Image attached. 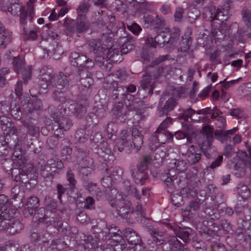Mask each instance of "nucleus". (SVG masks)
Returning a JSON list of instances; mask_svg holds the SVG:
<instances>
[{
	"mask_svg": "<svg viewBox=\"0 0 251 251\" xmlns=\"http://www.w3.org/2000/svg\"><path fill=\"white\" fill-rule=\"evenodd\" d=\"M18 214L15 209H5L2 211L0 216V230L6 229L11 234L19 232L23 225L17 218Z\"/></svg>",
	"mask_w": 251,
	"mask_h": 251,
	"instance_id": "nucleus-1",
	"label": "nucleus"
},
{
	"mask_svg": "<svg viewBox=\"0 0 251 251\" xmlns=\"http://www.w3.org/2000/svg\"><path fill=\"white\" fill-rule=\"evenodd\" d=\"M4 0H0V6L2 10L4 11H8L13 16H19L20 23L21 26L25 25L27 24L26 21L28 20L32 22L34 15V11L32 5H29L26 10L21 3L19 2L11 3L6 7L3 6Z\"/></svg>",
	"mask_w": 251,
	"mask_h": 251,
	"instance_id": "nucleus-2",
	"label": "nucleus"
},
{
	"mask_svg": "<svg viewBox=\"0 0 251 251\" xmlns=\"http://www.w3.org/2000/svg\"><path fill=\"white\" fill-rule=\"evenodd\" d=\"M179 35V28L174 27L170 31L168 27H165L164 30L157 37L158 40V43L163 44V45L167 44L173 45L178 40Z\"/></svg>",
	"mask_w": 251,
	"mask_h": 251,
	"instance_id": "nucleus-3",
	"label": "nucleus"
},
{
	"mask_svg": "<svg viewBox=\"0 0 251 251\" xmlns=\"http://www.w3.org/2000/svg\"><path fill=\"white\" fill-rule=\"evenodd\" d=\"M111 205L113 207L117 206L119 215L126 219L128 218L130 213L133 212V208L131 206L132 204L128 200H118L116 201V203L112 202Z\"/></svg>",
	"mask_w": 251,
	"mask_h": 251,
	"instance_id": "nucleus-4",
	"label": "nucleus"
},
{
	"mask_svg": "<svg viewBox=\"0 0 251 251\" xmlns=\"http://www.w3.org/2000/svg\"><path fill=\"white\" fill-rule=\"evenodd\" d=\"M117 147L120 152L125 151L127 153H130L132 148L131 136L126 130L122 131L121 138L117 142Z\"/></svg>",
	"mask_w": 251,
	"mask_h": 251,
	"instance_id": "nucleus-5",
	"label": "nucleus"
},
{
	"mask_svg": "<svg viewBox=\"0 0 251 251\" xmlns=\"http://www.w3.org/2000/svg\"><path fill=\"white\" fill-rule=\"evenodd\" d=\"M40 79L43 83L42 86L45 85L44 88L53 87L54 86V75L51 68L44 66L40 70Z\"/></svg>",
	"mask_w": 251,
	"mask_h": 251,
	"instance_id": "nucleus-6",
	"label": "nucleus"
},
{
	"mask_svg": "<svg viewBox=\"0 0 251 251\" xmlns=\"http://www.w3.org/2000/svg\"><path fill=\"white\" fill-rule=\"evenodd\" d=\"M180 152L183 155L187 156V161L190 164L196 163L201 158V154L196 153L193 145L190 146L189 148L186 145L182 146Z\"/></svg>",
	"mask_w": 251,
	"mask_h": 251,
	"instance_id": "nucleus-7",
	"label": "nucleus"
},
{
	"mask_svg": "<svg viewBox=\"0 0 251 251\" xmlns=\"http://www.w3.org/2000/svg\"><path fill=\"white\" fill-rule=\"evenodd\" d=\"M124 236L128 243L135 246L141 245L142 240L138 234L133 229L127 228L124 230Z\"/></svg>",
	"mask_w": 251,
	"mask_h": 251,
	"instance_id": "nucleus-8",
	"label": "nucleus"
},
{
	"mask_svg": "<svg viewBox=\"0 0 251 251\" xmlns=\"http://www.w3.org/2000/svg\"><path fill=\"white\" fill-rule=\"evenodd\" d=\"M229 4H225L223 6L219 7L217 9L211 20H217L222 22L226 20L229 17Z\"/></svg>",
	"mask_w": 251,
	"mask_h": 251,
	"instance_id": "nucleus-9",
	"label": "nucleus"
},
{
	"mask_svg": "<svg viewBox=\"0 0 251 251\" xmlns=\"http://www.w3.org/2000/svg\"><path fill=\"white\" fill-rule=\"evenodd\" d=\"M120 42L123 43L121 47V54H126L133 50L134 47L135 42L133 37L131 36L121 38Z\"/></svg>",
	"mask_w": 251,
	"mask_h": 251,
	"instance_id": "nucleus-10",
	"label": "nucleus"
},
{
	"mask_svg": "<svg viewBox=\"0 0 251 251\" xmlns=\"http://www.w3.org/2000/svg\"><path fill=\"white\" fill-rule=\"evenodd\" d=\"M76 162L80 168H89L90 158L88 156V152L81 150H78L75 154Z\"/></svg>",
	"mask_w": 251,
	"mask_h": 251,
	"instance_id": "nucleus-11",
	"label": "nucleus"
},
{
	"mask_svg": "<svg viewBox=\"0 0 251 251\" xmlns=\"http://www.w3.org/2000/svg\"><path fill=\"white\" fill-rule=\"evenodd\" d=\"M53 80H55L54 86L58 90H61L69 85V79L67 76L60 72L58 74L54 76Z\"/></svg>",
	"mask_w": 251,
	"mask_h": 251,
	"instance_id": "nucleus-12",
	"label": "nucleus"
},
{
	"mask_svg": "<svg viewBox=\"0 0 251 251\" xmlns=\"http://www.w3.org/2000/svg\"><path fill=\"white\" fill-rule=\"evenodd\" d=\"M43 49L50 53H60L61 52V45L58 39L48 40L47 44L41 47Z\"/></svg>",
	"mask_w": 251,
	"mask_h": 251,
	"instance_id": "nucleus-13",
	"label": "nucleus"
},
{
	"mask_svg": "<svg viewBox=\"0 0 251 251\" xmlns=\"http://www.w3.org/2000/svg\"><path fill=\"white\" fill-rule=\"evenodd\" d=\"M88 103L86 100H81L75 103L74 107V114L78 118L84 116L87 112Z\"/></svg>",
	"mask_w": 251,
	"mask_h": 251,
	"instance_id": "nucleus-14",
	"label": "nucleus"
},
{
	"mask_svg": "<svg viewBox=\"0 0 251 251\" xmlns=\"http://www.w3.org/2000/svg\"><path fill=\"white\" fill-rule=\"evenodd\" d=\"M81 240L84 242L85 246L88 248H96L99 247L100 240L97 235L95 234L84 235L81 238Z\"/></svg>",
	"mask_w": 251,
	"mask_h": 251,
	"instance_id": "nucleus-15",
	"label": "nucleus"
},
{
	"mask_svg": "<svg viewBox=\"0 0 251 251\" xmlns=\"http://www.w3.org/2000/svg\"><path fill=\"white\" fill-rule=\"evenodd\" d=\"M23 26V35L26 40H35L38 37V34L40 32V28L37 26H34L29 30L26 29L25 27Z\"/></svg>",
	"mask_w": 251,
	"mask_h": 251,
	"instance_id": "nucleus-16",
	"label": "nucleus"
},
{
	"mask_svg": "<svg viewBox=\"0 0 251 251\" xmlns=\"http://www.w3.org/2000/svg\"><path fill=\"white\" fill-rule=\"evenodd\" d=\"M170 250L172 251H190L178 240L176 237L171 236L168 241Z\"/></svg>",
	"mask_w": 251,
	"mask_h": 251,
	"instance_id": "nucleus-17",
	"label": "nucleus"
},
{
	"mask_svg": "<svg viewBox=\"0 0 251 251\" xmlns=\"http://www.w3.org/2000/svg\"><path fill=\"white\" fill-rule=\"evenodd\" d=\"M157 135H152L149 139L150 146L152 149H156L159 147V143H164V141L167 140V139H171V136L169 135V137L167 139H163L164 134L162 133H156Z\"/></svg>",
	"mask_w": 251,
	"mask_h": 251,
	"instance_id": "nucleus-18",
	"label": "nucleus"
},
{
	"mask_svg": "<svg viewBox=\"0 0 251 251\" xmlns=\"http://www.w3.org/2000/svg\"><path fill=\"white\" fill-rule=\"evenodd\" d=\"M132 142L137 150H139L143 144V136L138 129L134 127L132 129Z\"/></svg>",
	"mask_w": 251,
	"mask_h": 251,
	"instance_id": "nucleus-19",
	"label": "nucleus"
},
{
	"mask_svg": "<svg viewBox=\"0 0 251 251\" xmlns=\"http://www.w3.org/2000/svg\"><path fill=\"white\" fill-rule=\"evenodd\" d=\"M176 104V101L175 99L171 98L166 101L163 107L159 109V113L160 116L166 115L168 112L173 110Z\"/></svg>",
	"mask_w": 251,
	"mask_h": 251,
	"instance_id": "nucleus-20",
	"label": "nucleus"
},
{
	"mask_svg": "<svg viewBox=\"0 0 251 251\" xmlns=\"http://www.w3.org/2000/svg\"><path fill=\"white\" fill-rule=\"evenodd\" d=\"M212 143L202 142L201 143H200V147L201 151L207 158H211L213 153L215 151L214 148L212 147Z\"/></svg>",
	"mask_w": 251,
	"mask_h": 251,
	"instance_id": "nucleus-21",
	"label": "nucleus"
},
{
	"mask_svg": "<svg viewBox=\"0 0 251 251\" xmlns=\"http://www.w3.org/2000/svg\"><path fill=\"white\" fill-rule=\"evenodd\" d=\"M12 41V32L7 29L4 30L0 35V46L5 49Z\"/></svg>",
	"mask_w": 251,
	"mask_h": 251,
	"instance_id": "nucleus-22",
	"label": "nucleus"
},
{
	"mask_svg": "<svg viewBox=\"0 0 251 251\" xmlns=\"http://www.w3.org/2000/svg\"><path fill=\"white\" fill-rule=\"evenodd\" d=\"M141 86L143 89H149V92L152 93L154 87L151 82V76L149 73H146L143 76V79L141 81Z\"/></svg>",
	"mask_w": 251,
	"mask_h": 251,
	"instance_id": "nucleus-23",
	"label": "nucleus"
},
{
	"mask_svg": "<svg viewBox=\"0 0 251 251\" xmlns=\"http://www.w3.org/2000/svg\"><path fill=\"white\" fill-rule=\"evenodd\" d=\"M88 45L90 50L97 53L101 51L103 49L100 39H92L88 41Z\"/></svg>",
	"mask_w": 251,
	"mask_h": 251,
	"instance_id": "nucleus-24",
	"label": "nucleus"
},
{
	"mask_svg": "<svg viewBox=\"0 0 251 251\" xmlns=\"http://www.w3.org/2000/svg\"><path fill=\"white\" fill-rule=\"evenodd\" d=\"M202 141L207 143L212 142L213 139V129L212 127L205 126L202 128Z\"/></svg>",
	"mask_w": 251,
	"mask_h": 251,
	"instance_id": "nucleus-25",
	"label": "nucleus"
},
{
	"mask_svg": "<svg viewBox=\"0 0 251 251\" xmlns=\"http://www.w3.org/2000/svg\"><path fill=\"white\" fill-rule=\"evenodd\" d=\"M55 123L57 124L56 130L58 128L64 129L65 130H69L72 126V121H71L68 118L66 117H62L61 119L57 121H55Z\"/></svg>",
	"mask_w": 251,
	"mask_h": 251,
	"instance_id": "nucleus-26",
	"label": "nucleus"
},
{
	"mask_svg": "<svg viewBox=\"0 0 251 251\" xmlns=\"http://www.w3.org/2000/svg\"><path fill=\"white\" fill-rule=\"evenodd\" d=\"M152 158L150 155H146L143 157V160L137 165L138 171L139 173H144L148 168V165L151 162Z\"/></svg>",
	"mask_w": 251,
	"mask_h": 251,
	"instance_id": "nucleus-27",
	"label": "nucleus"
},
{
	"mask_svg": "<svg viewBox=\"0 0 251 251\" xmlns=\"http://www.w3.org/2000/svg\"><path fill=\"white\" fill-rule=\"evenodd\" d=\"M125 104L129 111H136L140 109L142 106V101L137 99L132 100H127Z\"/></svg>",
	"mask_w": 251,
	"mask_h": 251,
	"instance_id": "nucleus-28",
	"label": "nucleus"
},
{
	"mask_svg": "<svg viewBox=\"0 0 251 251\" xmlns=\"http://www.w3.org/2000/svg\"><path fill=\"white\" fill-rule=\"evenodd\" d=\"M65 247H68V246L64 242L56 239L52 241L49 251H61Z\"/></svg>",
	"mask_w": 251,
	"mask_h": 251,
	"instance_id": "nucleus-29",
	"label": "nucleus"
},
{
	"mask_svg": "<svg viewBox=\"0 0 251 251\" xmlns=\"http://www.w3.org/2000/svg\"><path fill=\"white\" fill-rule=\"evenodd\" d=\"M149 232L153 238V241L157 244L161 245L164 244L165 241L163 239V233L162 232L157 231L155 229H150Z\"/></svg>",
	"mask_w": 251,
	"mask_h": 251,
	"instance_id": "nucleus-30",
	"label": "nucleus"
},
{
	"mask_svg": "<svg viewBox=\"0 0 251 251\" xmlns=\"http://www.w3.org/2000/svg\"><path fill=\"white\" fill-rule=\"evenodd\" d=\"M191 229L188 227L179 228V231L176 233V235L184 242H187L189 239Z\"/></svg>",
	"mask_w": 251,
	"mask_h": 251,
	"instance_id": "nucleus-31",
	"label": "nucleus"
},
{
	"mask_svg": "<svg viewBox=\"0 0 251 251\" xmlns=\"http://www.w3.org/2000/svg\"><path fill=\"white\" fill-rule=\"evenodd\" d=\"M88 26L86 23L85 18L84 16L80 17L77 20L76 29L79 33H81L86 30Z\"/></svg>",
	"mask_w": 251,
	"mask_h": 251,
	"instance_id": "nucleus-32",
	"label": "nucleus"
},
{
	"mask_svg": "<svg viewBox=\"0 0 251 251\" xmlns=\"http://www.w3.org/2000/svg\"><path fill=\"white\" fill-rule=\"evenodd\" d=\"M237 191L238 195L243 199H246L250 196V191L245 185H239Z\"/></svg>",
	"mask_w": 251,
	"mask_h": 251,
	"instance_id": "nucleus-33",
	"label": "nucleus"
},
{
	"mask_svg": "<svg viewBox=\"0 0 251 251\" xmlns=\"http://www.w3.org/2000/svg\"><path fill=\"white\" fill-rule=\"evenodd\" d=\"M182 41L180 44V47L178 48V50L182 52H185L189 49L190 46V40H191V38L190 37L183 36Z\"/></svg>",
	"mask_w": 251,
	"mask_h": 251,
	"instance_id": "nucleus-34",
	"label": "nucleus"
},
{
	"mask_svg": "<svg viewBox=\"0 0 251 251\" xmlns=\"http://www.w3.org/2000/svg\"><path fill=\"white\" fill-rule=\"evenodd\" d=\"M10 108V110L9 112L11 116L16 119H20L21 118L22 113L19 105H17L16 103H14V105H13L11 103Z\"/></svg>",
	"mask_w": 251,
	"mask_h": 251,
	"instance_id": "nucleus-35",
	"label": "nucleus"
},
{
	"mask_svg": "<svg viewBox=\"0 0 251 251\" xmlns=\"http://www.w3.org/2000/svg\"><path fill=\"white\" fill-rule=\"evenodd\" d=\"M112 112L113 114L114 115L116 118L124 116L126 114L123 105L120 103L114 106L112 110Z\"/></svg>",
	"mask_w": 251,
	"mask_h": 251,
	"instance_id": "nucleus-36",
	"label": "nucleus"
},
{
	"mask_svg": "<svg viewBox=\"0 0 251 251\" xmlns=\"http://www.w3.org/2000/svg\"><path fill=\"white\" fill-rule=\"evenodd\" d=\"M25 206L29 208H37L39 206V200L36 196H31L26 201Z\"/></svg>",
	"mask_w": 251,
	"mask_h": 251,
	"instance_id": "nucleus-37",
	"label": "nucleus"
},
{
	"mask_svg": "<svg viewBox=\"0 0 251 251\" xmlns=\"http://www.w3.org/2000/svg\"><path fill=\"white\" fill-rule=\"evenodd\" d=\"M125 185L128 195L134 196L138 200L140 199V196L138 194L137 190L135 187L130 185L128 182H125Z\"/></svg>",
	"mask_w": 251,
	"mask_h": 251,
	"instance_id": "nucleus-38",
	"label": "nucleus"
},
{
	"mask_svg": "<svg viewBox=\"0 0 251 251\" xmlns=\"http://www.w3.org/2000/svg\"><path fill=\"white\" fill-rule=\"evenodd\" d=\"M31 70L32 67L28 66L23 69L22 72L23 75V79L24 80L25 84H26L29 80L31 79Z\"/></svg>",
	"mask_w": 251,
	"mask_h": 251,
	"instance_id": "nucleus-39",
	"label": "nucleus"
},
{
	"mask_svg": "<svg viewBox=\"0 0 251 251\" xmlns=\"http://www.w3.org/2000/svg\"><path fill=\"white\" fill-rule=\"evenodd\" d=\"M242 15L246 25L248 27H251V11L248 9H244L242 11Z\"/></svg>",
	"mask_w": 251,
	"mask_h": 251,
	"instance_id": "nucleus-40",
	"label": "nucleus"
},
{
	"mask_svg": "<svg viewBox=\"0 0 251 251\" xmlns=\"http://www.w3.org/2000/svg\"><path fill=\"white\" fill-rule=\"evenodd\" d=\"M48 37H47L46 40H43L40 43V47H42L43 46H45L47 44V42L48 40H56L58 39V36L56 32H54L50 30H49L48 32Z\"/></svg>",
	"mask_w": 251,
	"mask_h": 251,
	"instance_id": "nucleus-41",
	"label": "nucleus"
},
{
	"mask_svg": "<svg viewBox=\"0 0 251 251\" xmlns=\"http://www.w3.org/2000/svg\"><path fill=\"white\" fill-rule=\"evenodd\" d=\"M25 64V62L21 58L19 57H14L13 61V65L14 70L17 73L22 69Z\"/></svg>",
	"mask_w": 251,
	"mask_h": 251,
	"instance_id": "nucleus-42",
	"label": "nucleus"
},
{
	"mask_svg": "<svg viewBox=\"0 0 251 251\" xmlns=\"http://www.w3.org/2000/svg\"><path fill=\"white\" fill-rule=\"evenodd\" d=\"M237 129L236 127H234L230 130L226 131L223 134V136L221 137L220 141L223 143H227L228 141L230 142L231 138L229 136L230 134H233L234 132L237 131Z\"/></svg>",
	"mask_w": 251,
	"mask_h": 251,
	"instance_id": "nucleus-43",
	"label": "nucleus"
},
{
	"mask_svg": "<svg viewBox=\"0 0 251 251\" xmlns=\"http://www.w3.org/2000/svg\"><path fill=\"white\" fill-rule=\"evenodd\" d=\"M171 200L173 204L176 206H180L183 203L182 197L178 194H171Z\"/></svg>",
	"mask_w": 251,
	"mask_h": 251,
	"instance_id": "nucleus-44",
	"label": "nucleus"
},
{
	"mask_svg": "<svg viewBox=\"0 0 251 251\" xmlns=\"http://www.w3.org/2000/svg\"><path fill=\"white\" fill-rule=\"evenodd\" d=\"M89 4L87 1H83L79 5L77 9V12L79 17H81L83 15L81 14L86 13L89 9Z\"/></svg>",
	"mask_w": 251,
	"mask_h": 251,
	"instance_id": "nucleus-45",
	"label": "nucleus"
},
{
	"mask_svg": "<svg viewBox=\"0 0 251 251\" xmlns=\"http://www.w3.org/2000/svg\"><path fill=\"white\" fill-rule=\"evenodd\" d=\"M172 119L171 117H167L159 125L156 130V132L165 130L172 124Z\"/></svg>",
	"mask_w": 251,
	"mask_h": 251,
	"instance_id": "nucleus-46",
	"label": "nucleus"
},
{
	"mask_svg": "<svg viewBox=\"0 0 251 251\" xmlns=\"http://www.w3.org/2000/svg\"><path fill=\"white\" fill-rule=\"evenodd\" d=\"M175 168L173 169V171H178V173H183L186 170V164L185 162L178 161L173 163Z\"/></svg>",
	"mask_w": 251,
	"mask_h": 251,
	"instance_id": "nucleus-47",
	"label": "nucleus"
},
{
	"mask_svg": "<svg viewBox=\"0 0 251 251\" xmlns=\"http://www.w3.org/2000/svg\"><path fill=\"white\" fill-rule=\"evenodd\" d=\"M132 177L136 183H140L143 185L145 180L147 179L146 174H132Z\"/></svg>",
	"mask_w": 251,
	"mask_h": 251,
	"instance_id": "nucleus-48",
	"label": "nucleus"
},
{
	"mask_svg": "<svg viewBox=\"0 0 251 251\" xmlns=\"http://www.w3.org/2000/svg\"><path fill=\"white\" fill-rule=\"evenodd\" d=\"M121 52L119 49L113 48L111 47L110 49H108L107 52V57L112 60V61H115V58L120 55L119 52ZM117 60H116L117 61Z\"/></svg>",
	"mask_w": 251,
	"mask_h": 251,
	"instance_id": "nucleus-49",
	"label": "nucleus"
},
{
	"mask_svg": "<svg viewBox=\"0 0 251 251\" xmlns=\"http://www.w3.org/2000/svg\"><path fill=\"white\" fill-rule=\"evenodd\" d=\"M52 97L55 100H58L61 102H64L66 101V97L61 91H59L57 90H55L53 92Z\"/></svg>",
	"mask_w": 251,
	"mask_h": 251,
	"instance_id": "nucleus-50",
	"label": "nucleus"
},
{
	"mask_svg": "<svg viewBox=\"0 0 251 251\" xmlns=\"http://www.w3.org/2000/svg\"><path fill=\"white\" fill-rule=\"evenodd\" d=\"M10 119L3 115L0 116V123L2 129L6 131L7 128H9V125H10Z\"/></svg>",
	"mask_w": 251,
	"mask_h": 251,
	"instance_id": "nucleus-51",
	"label": "nucleus"
},
{
	"mask_svg": "<svg viewBox=\"0 0 251 251\" xmlns=\"http://www.w3.org/2000/svg\"><path fill=\"white\" fill-rule=\"evenodd\" d=\"M87 57L83 54H81L80 56L77 58L76 60L72 61V65L74 66H80L83 67L85 64V62L87 60Z\"/></svg>",
	"mask_w": 251,
	"mask_h": 251,
	"instance_id": "nucleus-52",
	"label": "nucleus"
},
{
	"mask_svg": "<svg viewBox=\"0 0 251 251\" xmlns=\"http://www.w3.org/2000/svg\"><path fill=\"white\" fill-rule=\"evenodd\" d=\"M127 28L135 35H138L142 28L136 23H134L130 25H127Z\"/></svg>",
	"mask_w": 251,
	"mask_h": 251,
	"instance_id": "nucleus-53",
	"label": "nucleus"
},
{
	"mask_svg": "<svg viewBox=\"0 0 251 251\" xmlns=\"http://www.w3.org/2000/svg\"><path fill=\"white\" fill-rule=\"evenodd\" d=\"M234 147L231 145H226L223 150V154L226 157H231L234 154Z\"/></svg>",
	"mask_w": 251,
	"mask_h": 251,
	"instance_id": "nucleus-54",
	"label": "nucleus"
},
{
	"mask_svg": "<svg viewBox=\"0 0 251 251\" xmlns=\"http://www.w3.org/2000/svg\"><path fill=\"white\" fill-rule=\"evenodd\" d=\"M183 194H185L188 198H194L196 197V190L194 188H187L182 190Z\"/></svg>",
	"mask_w": 251,
	"mask_h": 251,
	"instance_id": "nucleus-55",
	"label": "nucleus"
},
{
	"mask_svg": "<svg viewBox=\"0 0 251 251\" xmlns=\"http://www.w3.org/2000/svg\"><path fill=\"white\" fill-rule=\"evenodd\" d=\"M45 209L40 208L38 210L37 213L35 214L36 215V218H38V220L41 222L45 221L48 218L47 215L45 214Z\"/></svg>",
	"mask_w": 251,
	"mask_h": 251,
	"instance_id": "nucleus-56",
	"label": "nucleus"
},
{
	"mask_svg": "<svg viewBox=\"0 0 251 251\" xmlns=\"http://www.w3.org/2000/svg\"><path fill=\"white\" fill-rule=\"evenodd\" d=\"M159 35L155 37V40H154L152 37H148L147 39L145 40L146 44L153 48H156L157 45H161L162 44L158 43V40L157 37Z\"/></svg>",
	"mask_w": 251,
	"mask_h": 251,
	"instance_id": "nucleus-57",
	"label": "nucleus"
},
{
	"mask_svg": "<svg viewBox=\"0 0 251 251\" xmlns=\"http://www.w3.org/2000/svg\"><path fill=\"white\" fill-rule=\"evenodd\" d=\"M195 112V111L191 108H189L184 111L183 113L180 116V118L183 119L184 121H187L188 119L191 117L192 115Z\"/></svg>",
	"mask_w": 251,
	"mask_h": 251,
	"instance_id": "nucleus-58",
	"label": "nucleus"
},
{
	"mask_svg": "<svg viewBox=\"0 0 251 251\" xmlns=\"http://www.w3.org/2000/svg\"><path fill=\"white\" fill-rule=\"evenodd\" d=\"M9 103L5 101L0 102V111L4 114H8L10 110Z\"/></svg>",
	"mask_w": 251,
	"mask_h": 251,
	"instance_id": "nucleus-59",
	"label": "nucleus"
},
{
	"mask_svg": "<svg viewBox=\"0 0 251 251\" xmlns=\"http://www.w3.org/2000/svg\"><path fill=\"white\" fill-rule=\"evenodd\" d=\"M230 115L235 117L237 119H241L244 117V113L242 110L238 108H234L231 110Z\"/></svg>",
	"mask_w": 251,
	"mask_h": 251,
	"instance_id": "nucleus-60",
	"label": "nucleus"
},
{
	"mask_svg": "<svg viewBox=\"0 0 251 251\" xmlns=\"http://www.w3.org/2000/svg\"><path fill=\"white\" fill-rule=\"evenodd\" d=\"M235 211L238 213H243L244 214H248L251 213L250 209L249 208L248 205H245L243 206H237Z\"/></svg>",
	"mask_w": 251,
	"mask_h": 251,
	"instance_id": "nucleus-61",
	"label": "nucleus"
},
{
	"mask_svg": "<svg viewBox=\"0 0 251 251\" xmlns=\"http://www.w3.org/2000/svg\"><path fill=\"white\" fill-rule=\"evenodd\" d=\"M84 207L87 209H92L94 207V199L90 197L86 198L85 201Z\"/></svg>",
	"mask_w": 251,
	"mask_h": 251,
	"instance_id": "nucleus-62",
	"label": "nucleus"
},
{
	"mask_svg": "<svg viewBox=\"0 0 251 251\" xmlns=\"http://www.w3.org/2000/svg\"><path fill=\"white\" fill-rule=\"evenodd\" d=\"M184 11L182 8L178 7L176 10V12L174 15L175 21L180 22L182 18Z\"/></svg>",
	"mask_w": 251,
	"mask_h": 251,
	"instance_id": "nucleus-63",
	"label": "nucleus"
},
{
	"mask_svg": "<svg viewBox=\"0 0 251 251\" xmlns=\"http://www.w3.org/2000/svg\"><path fill=\"white\" fill-rule=\"evenodd\" d=\"M77 220L82 224H85L89 222L90 219L88 218L86 214L81 212L77 216Z\"/></svg>",
	"mask_w": 251,
	"mask_h": 251,
	"instance_id": "nucleus-64",
	"label": "nucleus"
}]
</instances>
